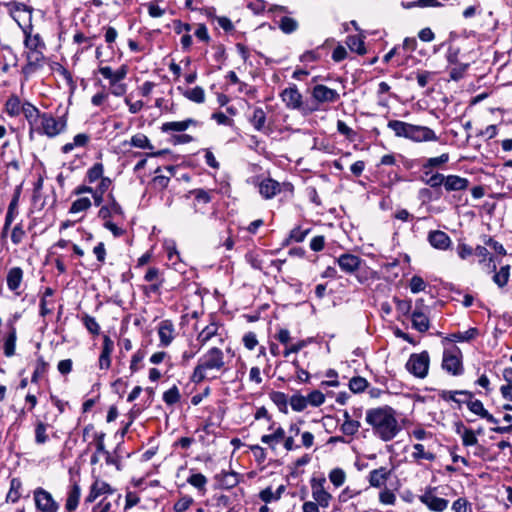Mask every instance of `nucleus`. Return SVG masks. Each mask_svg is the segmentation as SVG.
I'll use <instances>...</instances> for the list:
<instances>
[{
    "mask_svg": "<svg viewBox=\"0 0 512 512\" xmlns=\"http://www.w3.org/2000/svg\"><path fill=\"white\" fill-rule=\"evenodd\" d=\"M5 109H6V112L8 115H10L12 117L18 116L21 113V109H22V104L20 102V99L17 96L12 95L7 100V102L5 104Z\"/></svg>",
    "mask_w": 512,
    "mask_h": 512,
    "instance_id": "nucleus-40",
    "label": "nucleus"
},
{
    "mask_svg": "<svg viewBox=\"0 0 512 512\" xmlns=\"http://www.w3.org/2000/svg\"><path fill=\"white\" fill-rule=\"evenodd\" d=\"M21 112L24 114L30 125L29 136L32 139L34 134V128L37 124H39V119L42 116V113L31 103H24L22 105Z\"/></svg>",
    "mask_w": 512,
    "mask_h": 512,
    "instance_id": "nucleus-18",
    "label": "nucleus"
},
{
    "mask_svg": "<svg viewBox=\"0 0 512 512\" xmlns=\"http://www.w3.org/2000/svg\"><path fill=\"white\" fill-rule=\"evenodd\" d=\"M35 507L41 512H58L59 505L54 500L52 494L42 487L33 491Z\"/></svg>",
    "mask_w": 512,
    "mask_h": 512,
    "instance_id": "nucleus-8",
    "label": "nucleus"
},
{
    "mask_svg": "<svg viewBox=\"0 0 512 512\" xmlns=\"http://www.w3.org/2000/svg\"><path fill=\"white\" fill-rule=\"evenodd\" d=\"M280 97L288 109L304 110L302 95L295 85L285 88Z\"/></svg>",
    "mask_w": 512,
    "mask_h": 512,
    "instance_id": "nucleus-10",
    "label": "nucleus"
},
{
    "mask_svg": "<svg viewBox=\"0 0 512 512\" xmlns=\"http://www.w3.org/2000/svg\"><path fill=\"white\" fill-rule=\"evenodd\" d=\"M81 497V487L78 483H73L67 492V498L65 502V511L74 512L76 511Z\"/></svg>",
    "mask_w": 512,
    "mask_h": 512,
    "instance_id": "nucleus-22",
    "label": "nucleus"
},
{
    "mask_svg": "<svg viewBox=\"0 0 512 512\" xmlns=\"http://www.w3.org/2000/svg\"><path fill=\"white\" fill-rule=\"evenodd\" d=\"M285 438V430L278 426L271 434H265L261 437V442L267 444L271 449H275L276 445Z\"/></svg>",
    "mask_w": 512,
    "mask_h": 512,
    "instance_id": "nucleus-29",
    "label": "nucleus"
},
{
    "mask_svg": "<svg viewBox=\"0 0 512 512\" xmlns=\"http://www.w3.org/2000/svg\"><path fill=\"white\" fill-rule=\"evenodd\" d=\"M312 95L318 102H335L339 98L336 90L330 89L324 85H316L313 88Z\"/></svg>",
    "mask_w": 512,
    "mask_h": 512,
    "instance_id": "nucleus-21",
    "label": "nucleus"
},
{
    "mask_svg": "<svg viewBox=\"0 0 512 512\" xmlns=\"http://www.w3.org/2000/svg\"><path fill=\"white\" fill-rule=\"evenodd\" d=\"M469 186V180L458 175H448L445 178L444 188L448 192L464 191Z\"/></svg>",
    "mask_w": 512,
    "mask_h": 512,
    "instance_id": "nucleus-24",
    "label": "nucleus"
},
{
    "mask_svg": "<svg viewBox=\"0 0 512 512\" xmlns=\"http://www.w3.org/2000/svg\"><path fill=\"white\" fill-rule=\"evenodd\" d=\"M331 58L334 62H341L346 59L350 61L354 60L353 57H349V53L345 46L338 44L332 51Z\"/></svg>",
    "mask_w": 512,
    "mask_h": 512,
    "instance_id": "nucleus-56",
    "label": "nucleus"
},
{
    "mask_svg": "<svg viewBox=\"0 0 512 512\" xmlns=\"http://www.w3.org/2000/svg\"><path fill=\"white\" fill-rule=\"evenodd\" d=\"M337 263L343 272L352 274L359 269L362 260L354 254L345 253L338 257Z\"/></svg>",
    "mask_w": 512,
    "mask_h": 512,
    "instance_id": "nucleus-15",
    "label": "nucleus"
},
{
    "mask_svg": "<svg viewBox=\"0 0 512 512\" xmlns=\"http://www.w3.org/2000/svg\"><path fill=\"white\" fill-rule=\"evenodd\" d=\"M250 122L257 131H263L266 123V113L260 107H256L253 110Z\"/></svg>",
    "mask_w": 512,
    "mask_h": 512,
    "instance_id": "nucleus-37",
    "label": "nucleus"
},
{
    "mask_svg": "<svg viewBox=\"0 0 512 512\" xmlns=\"http://www.w3.org/2000/svg\"><path fill=\"white\" fill-rule=\"evenodd\" d=\"M3 6L6 8L10 17L26 32L27 28H31V19L33 8L25 3L12 0L4 2Z\"/></svg>",
    "mask_w": 512,
    "mask_h": 512,
    "instance_id": "nucleus-4",
    "label": "nucleus"
},
{
    "mask_svg": "<svg viewBox=\"0 0 512 512\" xmlns=\"http://www.w3.org/2000/svg\"><path fill=\"white\" fill-rule=\"evenodd\" d=\"M334 39L327 40L325 45L319 46L314 50L307 51L300 56L301 62H317L322 60V56L328 55L327 45L333 43Z\"/></svg>",
    "mask_w": 512,
    "mask_h": 512,
    "instance_id": "nucleus-25",
    "label": "nucleus"
},
{
    "mask_svg": "<svg viewBox=\"0 0 512 512\" xmlns=\"http://www.w3.org/2000/svg\"><path fill=\"white\" fill-rule=\"evenodd\" d=\"M218 325L210 323L205 326L197 335L196 341L200 344V348L205 346L213 337L218 335Z\"/></svg>",
    "mask_w": 512,
    "mask_h": 512,
    "instance_id": "nucleus-28",
    "label": "nucleus"
},
{
    "mask_svg": "<svg viewBox=\"0 0 512 512\" xmlns=\"http://www.w3.org/2000/svg\"><path fill=\"white\" fill-rule=\"evenodd\" d=\"M174 324L171 320H163L158 326L160 345L167 347L174 339Z\"/></svg>",
    "mask_w": 512,
    "mask_h": 512,
    "instance_id": "nucleus-19",
    "label": "nucleus"
},
{
    "mask_svg": "<svg viewBox=\"0 0 512 512\" xmlns=\"http://www.w3.org/2000/svg\"><path fill=\"white\" fill-rule=\"evenodd\" d=\"M329 480L334 486L340 487L346 480V474L341 468H334L329 473Z\"/></svg>",
    "mask_w": 512,
    "mask_h": 512,
    "instance_id": "nucleus-58",
    "label": "nucleus"
},
{
    "mask_svg": "<svg viewBox=\"0 0 512 512\" xmlns=\"http://www.w3.org/2000/svg\"><path fill=\"white\" fill-rule=\"evenodd\" d=\"M48 368V363L44 360L43 357H39L36 362L35 370L32 374L31 381L33 383H37L39 379L46 373Z\"/></svg>",
    "mask_w": 512,
    "mask_h": 512,
    "instance_id": "nucleus-48",
    "label": "nucleus"
},
{
    "mask_svg": "<svg viewBox=\"0 0 512 512\" xmlns=\"http://www.w3.org/2000/svg\"><path fill=\"white\" fill-rule=\"evenodd\" d=\"M430 245L439 250H447L451 245L450 237L443 231L434 230L428 234Z\"/></svg>",
    "mask_w": 512,
    "mask_h": 512,
    "instance_id": "nucleus-20",
    "label": "nucleus"
},
{
    "mask_svg": "<svg viewBox=\"0 0 512 512\" xmlns=\"http://www.w3.org/2000/svg\"><path fill=\"white\" fill-rule=\"evenodd\" d=\"M180 400V393L177 386L171 387L169 390L165 391L163 394V401L167 405H173Z\"/></svg>",
    "mask_w": 512,
    "mask_h": 512,
    "instance_id": "nucleus-63",
    "label": "nucleus"
},
{
    "mask_svg": "<svg viewBox=\"0 0 512 512\" xmlns=\"http://www.w3.org/2000/svg\"><path fill=\"white\" fill-rule=\"evenodd\" d=\"M65 127L66 122L62 118H55L49 113H42L39 124L34 128V133L52 138L64 131Z\"/></svg>",
    "mask_w": 512,
    "mask_h": 512,
    "instance_id": "nucleus-5",
    "label": "nucleus"
},
{
    "mask_svg": "<svg viewBox=\"0 0 512 512\" xmlns=\"http://www.w3.org/2000/svg\"><path fill=\"white\" fill-rule=\"evenodd\" d=\"M387 126L397 137L408 138L411 124L399 120H391L388 122Z\"/></svg>",
    "mask_w": 512,
    "mask_h": 512,
    "instance_id": "nucleus-35",
    "label": "nucleus"
},
{
    "mask_svg": "<svg viewBox=\"0 0 512 512\" xmlns=\"http://www.w3.org/2000/svg\"><path fill=\"white\" fill-rule=\"evenodd\" d=\"M426 286H427V284L424 281V279L418 275H414L410 279L409 288L413 294H417L419 292L424 291L426 289Z\"/></svg>",
    "mask_w": 512,
    "mask_h": 512,
    "instance_id": "nucleus-61",
    "label": "nucleus"
},
{
    "mask_svg": "<svg viewBox=\"0 0 512 512\" xmlns=\"http://www.w3.org/2000/svg\"><path fill=\"white\" fill-rule=\"evenodd\" d=\"M407 139L415 142H427L436 141L437 136L435 132L429 127L411 124Z\"/></svg>",
    "mask_w": 512,
    "mask_h": 512,
    "instance_id": "nucleus-12",
    "label": "nucleus"
},
{
    "mask_svg": "<svg viewBox=\"0 0 512 512\" xmlns=\"http://www.w3.org/2000/svg\"><path fill=\"white\" fill-rule=\"evenodd\" d=\"M465 404L467 405L468 409L472 413H474V414H476V415H478L480 417H482L484 415V413L487 412V410L484 408L483 403L480 400H477V399L476 400H472V398L469 399L467 397V400L465 401Z\"/></svg>",
    "mask_w": 512,
    "mask_h": 512,
    "instance_id": "nucleus-60",
    "label": "nucleus"
},
{
    "mask_svg": "<svg viewBox=\"0 0 512 512\" xmlns=\"http://www.w3.org/2000/svg\"><path fill=\"white\" fill-rule=\"evenodd\" d=\"M90 206L91 201L88 197L78 198L72 203L69 212L73 214L83 212L86 211Z\"/></svg>",
    "mask_w": 512,
    "mask_h": 512,
    "instance_id": "nucleus-55",
    "label": "nucleus"
},
{
    "mask_svg": "<svg viewBox=\"0 0 512 512\" xmlns=\"http://www.w3.org/2000/svg\"><path fill=\"white\" fill-rule=\"evenodd\" d=\"M131 145L140 149H153V145L151 144L148 137L144 134L138 133L131 137L130 141Z\"/></svg>",
    "mask_w": 512,
    "mask_h": 512,
    "instance_id": "nucleus-44",
    "label": "nucleus"
},
{
    "mask_svg": "<svg viewBox=\"0 0 512 512\" xmlns=\"http://www.w3.org/2000/svg\"><path fill=\"white\" fill-rule=\"evenodd\" d=\"M457 395H462L468 397L469 399L473 398V393L467 390H442L439 392V397L444 401H453L457 404H461L460 399L456 398Z\"/></svg>",
    "mask_w": 512,
    "mask_h": 512,
    "instance_id": "nucleus-34",
    "label": "nucleus"
},
{
    "mask_svg": "<svg viewBox=\"0 0 512 512\" xmlns=\"http://www.w3.org/2000/svg\"><path fill=\"white\" fill-rule=\"evenodd\" d=\"M21 487H22V483H21L20 479L13 478L10 481V489L7 494V501L16 503L21 497V492H20Z\"/></svg>",
    "mask_w": 512,
    "mask_h": 512,
    "instance_id": "nucleus-38",
    "label": "nucleus"
},
{
    "mask_svg": "<svg viewBox=\"0 0 512 512\" xmlns=\"http://www.w3.org/2000/svg\"><path fill=\"white\" fill-rule=\"evenodd\" d=\"M238 481H239L238 475L235 472L223 473L222 478L220 480L221 485L227 489L233 488L234 486H236L238 484Z\"/></svg>",
    "mask_w": 512,
    "mask_h": 512,
    "instance_id": "nucleus-64",
    "label": "nucleus"
},
{
    "mask_svg": "<svg viewBox=\"0 0 512 512\" xmlns=\"http://www.w3.org/2000/svg\"><path fill=\"white\" fill-rule=\"evenodd\" d=\"M114 351V342L108 336H103L102 349L98 360V366L101 370H108L111 366V355Z\"/></svg>",
    "mask_w": 512,
    "mask_h": 512,
    "instance_id": "nucleus-13",
    "label": "nucleus"
},
{
    "mask_svg": "<svg viewBox=\"0 0 512 512\" xmlns=\"http://www.w3.org/2000/svg\"><path fill=\"white\" fill-rule=\"evenodd\" d=\"M110 203L99 210V217L107 220L114 215H122L123 210L112 194L108 195Z\"/></svg>",
    "mask_w": 512,
    "mask_h": 512,
    "instance_id": "nucleus-26",
    "label": "nucleus"
},
{
    "mask_svg": "<svg viewBox=\"0 0 512 512\" xmlns=\"http://www.w3.org/2000/svg\"><path fill=\"white\" fill-rule=\"evenodd\" d=\"M195 124L193 119H186L184 121H171L162 124L161 130L163 132H182L189 128L190 125Z\"/></svg>",
    "mask_w": 512,
    "mask_h": 512,
    "instance_id": "nucleus-32",
    "label": "nucleus"
},
{
    "mask_svg": "<svg viewBox=\"0 0 512 512\" xmlns=\"http://www.w3.org/2000/svg\"><path fill=\"white\" fill-rule=\"evenodd\" d=\"M442 368L453 376L463 374L462 353L457 346L445 349L442 358Z\"/></svg>",
    "mask_w": 512,
    "mask_h": 512,
    "instance_id": "nucleus-6",
    "label": "nucleus"
},
{
    "mask_svg": "<svg viewBox=\"0 0 512 512\" xmlns=\"http://www.w3.org/2000/svg\"><path fill=\"white\" fill-rule=\"evenodd\" d=\"M279 28L285 34H291L298 29V22L291 17L283 16L278 23Z\"/></svg>",
    "mask_w": 512,
    "mask_h": 512,
    "instance_id": "nucleus-41",
    "label": "nucleus"
},
{
    "mask_svg": "<svg viewBox=\"0 0 512 512\" xmlns=\"http://www.w3.org/2000/svg\"><path fill=\"white\" fill-rule=\"evenodd\" d=\"M224 368L223 351L218 347H212L199 358L191 380L194 383H201L204 380L216 379L218 377L217 373L224 370Z\"/></svg>",
    "mask_w": 512,
    "mask_h": 512,
    "instance_id": "nucleus-2",
    "label": "nucleus"
},
{
    "mask_svg": "<svg viewBox=\"0 0 512 512\" xmlns=\"http://www.w3.org/2000/svg\"><path fill=\"white\" fill-rule=\"evenodd\" d=\"M90 137L85 133L74 136L73 141L62 146L63 153H70L75 147H84L89 142Z\"/></svg>",
    "mask_w": 512,
    "mask_h": 512,
    "instance_id": "nucleus-36",
    "label": "nucleus"
},
{
    "mask_svg": "<svg viewBox=\"0 0 512 512\" xmlns=\"http://www.w3.org/2000/svg\"><path fill=\"white\" fill-rule=\"evenodd\" d=\"M98 72L109 81V88L113 95L122 96L126 93L127 86L123 80L127 71L123 66H102Z\"/></svg>",
    "mask_w": 512,
    "mask_h": 512,
    "instance_id": "nucleus-3",
    "label": "nucleus"
},
{
    "mask_svg": "<svg viewBox=\"0 0 512 512\" xmlns=\"http://www.w3.org/2000/svg\"><path fill=\"white\" fill-rule=\"evenodd\" d=\"M510 266H502L498 272L493 276V281L499 286L504 287L509 280Z\"/></svg>",
    "mask_w": 512,
    "mask_h": 512,
    "instance_id": "nucleus-49",
    "label": "nucleus"
},
{
    "mask_svg": "<svg viewBox=\"0 0 512 512\" xmlns=\"http://www.w3.org/2000/svg\"><path fill=\"white\" fill-rule=\"evenodd\" d=\"M270 399L279 408L280 411H286L289 401L285 393L280 391H273L270 394Z\"/></svg>",
    "mask_w": 512,
    "mask_h": 512,
    "instance_id": "nucleus-50",
    "label": "nucleus"
},
{
    "mask_svg": "<svg viewBox=\"0 0 512 512\" xmlns=\"http://www.w3.org/2000/svg\"><path fill=\"white\" fill-rule=\"evenodd\" d=\"M9 145V142H5L2 145L0 159L7 168H12L18 171L20 169L18 158L12 150H7Z\"/></svg>",
    "mask_w": 512,
    "mask_h": 512,
    "instance_id": "nucleus-27",
    "label": "nucleus"
},
{
    "mask_svg": "<svg viewBox=\"0 0 512 512\" xmlns=\"http://www.w3.org/2000/svg\"><path fill=\"white\" fill-rule=\"evenodd\" d=\"M326 479L324 477L312 478L310 481L312 498L320 507L327 508L332 500V495L325 488Z\"/></svg>",
    "mask_w": 512,
    "mask_h": 512,
    "instance_id": "nucleus-9",
    "label": "nucleus"
},
{
    "mask_svg": "<svg viewBox=\"0 0 512 512\" xmlns=\"http://www.w3.org/2000/svg\"><path fill=\"white\" fill-rule=\"evenodd\" d=\"M365 39L366 35L364 32H360L356 35H348L346 37L345 44L351 53L364 55L367 52L365 47Z\"/></svg>",
    "mask_w": 512,
    "mask_h": 512,
    "instance_id": "nucleus-16",
    "label": "nucleus"
},
{
    "mask_svg": "<svg viewBox=\"0 0 512 512\" xmlns=\"http://www.w3.org/2000/svg\"><path fill=\"white\" fill-rule=\"evenodd\" d=\"M183 94L187 99L195 103H203L205 100L204 90L199 86L188 89Z\"/></svg>",
    "mask_w": 512,
    "mask_h": 512,
    "instance_id": "nucleus-46",
    "label": "nucleus"
},
{
    "mask_svg": "<svg viewBox=\"0 0 512 512\" xmlns=\"http://www.w3.org/2000/svg\"><path fill=\"white\" fill-rule=\"evenodd\" d=\"M281 187L282 185L272 178H265L258 185L259 193L265 199H272L280 193Z\"/></svg>",
    "mask_w": 512,
    "mask_h": 512,
    "instance_id": "nucleus-17",
    "label": "nucleus"
},
{
    "mask_svg": "<svg viewBox=\"0 0 512 512\" xmlns=\"http://www.w3.org/2000/svg\"><path fill=\"white\" fill-rule=\"evenodd\" d=\"M421 503L426 505L431 511L443 512L449 504V501L436 496L432 490H427L419 497Z\"/></svg>",
    "mask_w": 512,
    "mask_h": 512,
    "instance_id": "nucleus-11",
    "label": "nucleus"
},
{
    "mask_svg": "<svg viewBox=\"0 0 512 512\" xmlns=\"http://www.w3.org/2000/svg\"><path fill=\"white\" fill-rule=\"evenodd\" d=\"M194 503V499L189 495H182L174 504L175 512H185Z\"/></svg>",
    "mask_w": 512,
    "mask_h": 512,
    "instance_id": "nucleus-57",
    "label": "nucleus"
},
{
    "mask_svg": "<svg viewBox=\"0 0 512 512\" xmlns=\"http://www.w3.org/2000/svg\"><path fill=\"white\" fill-rule=\"evenodd\" d=\"M414 452L412 453V457L415 460H428V461H434L435 460V454L430 451H425L424 445L422 444H414L413 445Z\"/></svg>",
    "mask_w": 512,
    "mask_h": 512,
    "instance_id": "nucleus-42",
    "label": "nucleus"
},
{
    "mask_svg": "<svg viewBox=\"0 0 512 512\" xmlns=\"http://www.w3.org/2000/svg\"><path fill=\"white\" fill-rule=\"evenodd\" d=\"M390 476V471L385 467H380L369 472L368 482L371 487L381 488L385 486Z\"/></svg>",
    "mask_w": 512,
    "mask_h": 512,
    "instance_id": "nucleus-23",
    "label": "nucleus"
},
{
    "mask_svg": "<svg viewBox=\"0 0 512 512\" xmlns=\"http://www.w3.org/2000/svg\"><path fill=\"white\" fill-rule=\"evenodd\" d=\"M23 270L20 267H13L7 274V286L11 291H16L22 282Z\"/></svg>",
    "mask_w": 512,
    "mask_h": 512,
    "instance_id": "nucleus-30",
    "label": "nucleus"
},
{
    "mask_svg": "<svg viewBox=\"0 0 512 512\" xmlns=\"http://www.w3.org/2000/svg\"><path fill=\"white\" fill-rule=\"evenodd\" d=\"M365 420L374 436L384 442L394 439L401 430L395 411L389 406L368 409Z\"/></svg>",
    "mask_w": 512,
    "mask_h": 512,
    "instance_id": "nucleus-1",
    "label": "nucleus"
},
{
    "mask_svg": "<svg viewBox=\"0 0 512 512\" xmlns=\"http://www.w3.org/2000/svg\"><path fill=\"white\" fill-rule=\"evenodd\" d=\"M82 323L91 334L98 335L100 333V325L94 317L84 314L82 316Z\"/></svg>",
    "mask_w": 512,
    "mask_h": 512,
    "instance_id": "nucleus-52",
    "label": "nucleus"
},
{
    "mask_svg": "<svg viewBox=\"0 0 512 512\" xmlns=\"http://www.w3.org/2000/svg\"><path fill=\"white\" fill-rule=\"evenodd\" d=\"M449 161V154L443 153L438 157H431L426 159V161L423 163V168L426 169H432L439 167Z\"/></svg>",
    "mask_w": 512,
    "mask_h": 512,
    "instance_id": "nucleus-47",
    "label": "nucleus"
},
{
    "mask_svg": "<svg viewBox=\"0 0 512 512\" xmlns=\"http://www.w3.org/2000/svg\"><path fill=\"white\" fill-rule=\"evenodd\" d=\"M412 326L419 332H425L429 329V319L423 312L415 310L412 313Z\"/></svg>",
    "mask_w": 512,
    "mask_h": 512,
    "instance_id": "nucleus-33",
    "label": "nucleus"
},
{
    "mask_svg": "<svg viewBox=\"0 0 512 512\" xmlns=\"http://www.w3.org/2000/svg\"><path fill=\"white\" fill-rule=\"evenodd\" d=\"M187 482L199 491L205 492L206 490L205 486L207 484V478L201 473L192 474L187 479Z\"/></svg>",
    "mask_w": 512,
    "mask_h": 512,
    "instance_id": "nucleus-54",
    "label": "nucleus"
},
{
    "mask_svg": "<svg viewBox=\"0 0 512 512\" xmlns=\"http://www.w3.org/2000/svg\"><path fill=\"white\" fill-rule=\"evenodd\" d=\"M16 339V330L12 328L4 341V354L6 357H11L15 354Z\"/></svg>",
    "mask_w": 512,
    "mask_h": 512,
    "instance_id": "nucleus-39",
    "label": "nucleus"
},
{
    "mask_svg": "<svg viewBox=\"0 0 512 512\" xmlns=\"http://www.w3.org/2000/svg\"><path fill=\"white\" fill-rule=\"evenodd\" d=\"M113 493L114 489L107 482L97 479L91 485L90 491L85 497V503H93L99 496Z\"/></svg>",
    "mask_w": 512,
    "mask_h": 512,
    "instance_id": "nucleus-14",
    "label": "nucleus"
},
{
    "mask_svg": "<svg viewBox=\"0 0 512 512\" xmlns=\"http://www.w3.org/2000/svg\"><path fill=\"white\" fill-rule=\"evenodd\" d=\"M367 386H368L367 380L360 376L353 377L349 381V389L353 393H361L367 388Z\"/></svg>",
    "mask_w": 512,
    "mask_h": 512,
    "instance_id": "nucleus-53",
    "label": "nucleus"
},
{
    "mask_svg": "<svg viewBox=\"0 0 512 512\" xmlns=\"http://www.w3.org/2000/svg\"><path fill=\"white\" fill-rule=\"evenodd\" d=\"M446 176L441 173H433L429 178L421 177V181L431 188H438L441 185L444 186Z\"/></svg>",
    "mask_w": 512,
    "mask_h": 512,
    "instance_id": "nucleus-51",
    "label": "nucleus"
},
{
    "mask_svg": "<svg viewBox=\"0 0 512 512\" xmlns=\"http://www.w3.org/2000/svg\"><path fill=\"white\" fill-rule=\"evenodd\" d=\"M104 167L102 163H95L87 171V179L89 183H93L103 177Z\"/></svg>",
    "mask_w": 512,
    "mask_h": 512,
    "instance_id": "nucleus-59",
    "label": "nucleus"
},
{
    "mask_svg": "<svg viewBox=\"0 0 512 512\" xmlns=\"http://www.w3.org/2000/svg\"><path fill=\"white\" fill-rule=\"evenodd\" d=\"M291 408L296 412L305 410L308 406L307 398L301 394H294L289 400Z\"/></svg>",
    "mask_w": 512,
    "mask_h": 512,
    "instance_id": "nucleus-45",
    "label": "nucleus"
},
{
    "mask_svg": "<svg viewBox=\"0 0 512 512\" xmlns=\"http://www.w3.org/2000/svg\"><path fill=\"white\" fill-rule=\"evenodd\" d=\"M361 424L358 420H347L340 426L341 432L346 436H354L358 433Z\"/></svg>",
    "mask_w": 512,
    "mask_h": 512,
    "instance_id": "nucleus-43",
    "label": "nucleus"
},
{
    "mask_svg": "<svg viewBox=\"0 0 512 512\" xmlns=\"http://www.w3.org/2000/svg\"><path fill=\"white\" fill-rule=\"evenodd\" d=\"M430 364V357L427 351L411 354L406 369L415 377L423 379L427 376Z\"/></svg>",
    "mask_w": 512,
    "mask_h": 512,
    "instance_id": "nucleus-7",
    "label": "nucleus"
},
{
    "mask_svg": "<svg viewBox=\"0 0 512 512\" xmlns=\"http://www.w3.org/2000/svg\"><path fill=\"white\" fill-rule=\"evenodd\" d=\"M50 425L48 423L43 422L42 420L37 419L35 422V443L37 445H44L48 442V429Z\"/></svg>",
    "mask_w": 512,
    "mask_h": 512,
    "instance_id": "nucleus-31",
    "label": "nucleus"
},
{
    "mask_svg": "<svg viewBox=\"0 0 512 512\" xmlns=\"http://www.w3.org/2000/svg\"><path fill=\"white\" fill-rule=\"evenodd\" d=\"M306 398L308 405L313 407H319L325 402V395L319 390H313Z\"/></svg>",
    "mask_w": 512,
    "mask_h": 512,
    "instance_id": "nucleus-62",
    "label": "nucleus"
}]
</instances>
